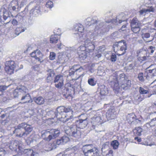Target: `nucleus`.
<instances>
[{
	"label": "nucleus",
	"instance_id": "obj_63",
	"mask_svg": "<svg viewBox=\"0 0 156 156\" xmlns=\"http://www.w3.org/2000/svg\"><path fill=\"white\" fill-rule=\"evenodd\" d=\"M101 55L100 53L98 54L97 55H95V56L98 57V58H99L100 57H101Z\"/></svg>",
	"mask_w": 156,
	"mask_h": 156
},
{
	"label": "nucleus",
	"instance_id": "obj_29",
	"mask_svg": "<svg viewBox=\"0 0 156 156\" xmlns=\"http://www.w3.org/2000/svg\"><path fill=\"white\" fill-rule=\"evenodd\" d=\"M21 100L24 101V103L32 102L33 100L31 99L30 96L28 94L22 97Z\"/></svg>",
	"mask_w": 156,
	"mask_h": 156
},
{
	"label": "nucleus",
	"instance_id": "obj_40",
	"mask_svg": "<svg viewBox=\"0 0 156 156\" xmlns=\"http://www.w3.org/2000/svg\"><path fill=\"white\" fill-rule=\"evenodd\" d=\"M138 78L140 81L141 82L144 81V74L143 73H140L138 74Z\"/></svg>",
	"mask_w": 156,
	"mask_h": 156
},
{
	"label": "nucleus",
	"instance_id": "obj_62",
	"mask_svg": "<svg viewBox=\"0 0 156 156\" xmlns=\"http://www.w3.org/2000/svg\"><path fill=\"white\" fill-rule=\"evenodd\" d=\"M2 123V124L3 125H6L7 124V122L6 121H5V120H3Z\"/></svg>",
	"mask_w": 156,
	"mask_h": 156
},
{
	"label": "nucleus",
	"instance_id": "obj_19",
	"mask_svg": "<svg viewBox=\"0 0 156 156\" xmlns=\"http://www.w3.org/2000/svg\"><path fill=\"white\" fill-rule=\"evenodd\" d=\"M65 86V88L63 90V92L64 93V95H67V97L70 96L72 90L71 88H73V85L70 83H67Z\"/></svg>",
	"mask_w": 156,
	"mask_h": 156
},
{
	"label": "nucleus",
	"instance_id": "obj_46",
	"mask_svg": "<svg viewBox=\"0 0 156 156\" xmlns=\"http://www.w3.org/2000/svg\"><path fill=\"white\" fill-rule=\"evenodd\" d=\"M100 117H93L92 119L93 123H94V122L96 123H98L100 120Z\"/></svg>",
	"mask_w": 156,
	"mask_h": 156
},
{
	"label": "nucleus",
	"instance_id": "obj_53",
	"mask_svg": "<svg viewBox=\"0 0 156 156\" xmlns=\"http://www.w3.org/2000/svg\"><path fill=\"white\" fill-rule=\"evenodd\" d=\"M147 12H154V9L152 6H151L149 7L148 9H146Z\"/></svg>",
	"mask_w": 156,
	"mask_h": 156
},
{
	"label": "nucleus",
	"instance_id": "obj_57",
	"mask_svg": "<svg viewBox=\"0 0 156 156\" xmlns=\"http://www.w3.org/2000/svg\"><path fill=\"white\" fill-rule=\"evenodd\" d=\"M134 140L137 141L138 142H140L141 141V138L138 137H136L134 138Z\"/></svg>",
	"mask_w": 156,
	"mask_h": 156
},
{
	"label": "nucleus",
	"instance_id": "obj_55",
	"mask_svg": "<svg viewBox=\"0 0 156 156\" xmlns=\"http://www.w3.org/2000/svg\"><path fill=\"white\" fill-rule=\"evenodd\" d=\"M13 25H16L18 24V22L16 20H13L11 22Z\"/></svg>",
	"mask_w": 156,
	"mask_h": 156
},
{
	"label": "nucleus",
	"instance_id": "obj_5",
	"mask_svg": "<svg viewBox=\"0 0 156 156\" xmlns=\"http://www.w3.org/2000/svg\"><path fill=\"white\" fill-rule=\"evenodd\" d=\"M82 151L85 156H90L94 152H97L98 150L92 144H87L83 146Z\"/></svg>",
	"mask_w": 156,
	"mask_h": 156
},
{
	"label": "nucleus",
	"instance_id": "obj_4",
	"mask_svg": "<svg viewBox=\"0 0 156 156\" xmlns=\"http://www.w3.org/2000/svg\"><path fill=\"white\" fill-rule=\"evenodd\" d=\"M60 133V132L58 130L52 129L49 131L44 132L42 134V136L44 137V140L49 141L57 137Z\"/></svg>",
	"mask_w": 156,
	"mask_h": 156
},
{
	"label": "nucleus",
	"instance_id": "obj_38",
	"mask_svg": "<svg viewBox=\"0 0 156 156\" xmlns=\"http://www.w3.org/2000/svg\"><path fill=\"white\" fill-rule=\"evenodd\" d=\"M139 92L141 94H148L149 91L147 90H145L144 88L140 87L139 89Z\"/></svg>",
	"mask_w": 156,
	"mask_h": 156
},
{
	"label": "nucleus",
	"instance_id": "obj_13",
	"mask_svg": "<svg viewBox=\"0 0 156 156\" xmlns=\"http://www.w3.org/2000/svg\"><path fill=\"white\" fill-rule=\"evenodd\" d=\"M63 76L58 75L55 77L54 82L55 87L58 88H61L63 85Z\"/></svg>",
	"mask_w": 156,
	"mask_h": 156
},
{
	"label": "nucleus",
	"instance_id": "obj_61",
	"mask_svg": "<svg viewBox=\"0 0 156 156\" xmlns=\"http://www.w3.org/2000/svg\"><path fill=\"white\" fill-rule=\"evenodd\" d=\"M113 153V151L112 150H110L108 151V154H111L112 155Z\"/></svg>",
	"mask_w": 156,
	"mask_h": 156
},
{
	"label": "nucleus",
	"instance_id": "obj_32",
	"mask_svg": "<svg viewBox=\"0 0 156 156\" xmlns=\"http://www.w3.org/2000/svg\"><path fill=\"white\" fill-rule=\"evenodd\" d=\"M58 34L52 35L50 38V43H56L58 40L59 38L58 37Z\"/></svg>",
	"mask_w": 156,
	"mask_h": 156
},
{
	"label": "nucleus",
	"instance_id": "obj_50",
	"mask_svg": "<svg viewBox=\"0 0 156 156\" xmlns=\"http://www.w3.org/2000/svg\"><path fill=\"white\" fill-rule=\"evenodd\" d=\"M147 59L146 56H143L142 57H139L138 58V60L140 62H142L143 61Z\"/></svg>",
	"mask_w": 156,
	"mask_h": 156
},
{
	"label": "nucleus",
	"instance_id": "obj_12",
	"mask_svg": "<svg viewBox=\"0 0 156 156\" xmlns=\"http://www.w3.org/2000/svg\"><path fill=\"white\" fill-rule=\"evenodd\" d=\"M27 90V88L23 86L18 87L13 91L12 94H11L10 97L9 96L8 97V98L11 99L13 98H16L18 96L19 93H24L26 92Z\"/></svg>",
	"mask_w": 156,
	"mask_h": 156
},
{
	"label": "nucleus",
	"instance_id": "obj_58",
	"mask_svg": "<svg viewBox=\"0 0 156 156\" xmlns=\"http://www.w3.org/2000/svg\"><path fill=\"white\" fill-rule=\"evenodd\" d=\"M156 71V69H150L148 70V73H152L153 72H155Z\"/></svg>",
	"mask_w": 156,
	"mask_h": 156
},
{
	"label": "nucleus",
	"instance_id": "obj_59",
	"mask_svg": "<svg viewBox=\"0 0 156 156\" xmlns=\"http://www.w3.org/2000/svg\"><path fill=\"white\" fill-rule=\"evenodd\" d=\"M7 116V114H3L0 117L2 119H4Z\"/></svg>",
	"mask_w": 156,
	"mask_h": 156
},
{
	"label": "nucleus",
	"instance_id": "obj_24",
	"mask_svg": "<svg viewBox=\"0 0 156 156\" xmlns=\"http://www.w3.org/2000/svg\"><path fill=\"white\" fill-rule=\"evenodd\" d=\"M33 100L37 104L39 105H42L45 102L44 99L41 96L34 97L33 98Z\"/></svg>",
	"mask_w": 156,
	"mask_h": 156
},
{
	"label": "nucleus",
	"instance_id": "obj_31",
	"mask_svg": "<svg viewBox=\"0 0 156 156\" xmlns=\"http://www.w3.org/2000/svg\"><path fill=\"white\" fill-rule=\"evenodd\" d=\"M146 125L148 127L149 126L153 127L156 126V117L153 119L150 122L146 123Z\"/></svg>",
	"mask_w": 156,
	"mask_h": 156
},
{
	"label": "nucleus",
	"instance_id": "obj_28",
	"mask_svg": "<svg viewBox=\"0 0 156 156\" xmlns=\"http://www.w3.org/2000/svg\"><path fill=\"white\" fill-rule=\"evenodd\" d=\"M143 129L140 127H135L133 129V131L135 136H140L141 135V133L143 131Z\"/></svg>",
	"mask_w": 156,
	"mask_h": 156
},
{
	"label": "nucleus",
	"instance_id": "obj_27",
	"mask_svg": "<svg viewBox=\"0 0 156 156\" xmlns=\"http://www.w3.org/2000/svg\"><path fill=\"white\" fill-rule=\"evenodd\" d=\"M85 23L89 26L95 24L97 23L96 20H94L91 17H88L85 21Z\"/></svg>",
	"mask_w": 156,
	"mask_h": 156
},
{
	"label": "nucleus",
	"instance_id": "obj_8",
	"mask_svg": "<svg viewBox=\"0 0 156 156\" xmlns=\"http://www.w3.org/2000/svg\"><path fill=\"white\" fill-rule=\"evenodd\" d=\"M131 29L134 33L136 34L140 31L141 24L139 22L136 18H134L130 23Z\"/></svg>",
	"mask_w": 156,
	"mask_h": 156
},
{
	"label": "nucleus",
	"instance_id": "obj_44",
	"mask_svg": "<svg viewBox=\"0 0 156 156\" xmlns=\"http://www.w3.org/2000/svg\"><path fill=\"white\" fill-rule=\"evenodd\" d=\"M56 56L55 53L54 52H50L49 55V58L51 60L55 59Z\"/></svg>",
	"mask_w": 156,
	"mask_h": 156
},
{
	"label": "nucleus",
	"instance_id": "obj_3",
	"mask_svg": "<svg viewBox=\"0 0 156 156\" xmlns=\"http://www.w3.org/2000/svg\"><path fill=\"white\" fill-rule=\"evenodd\" d=\"M66 134L70 136L79 139L81 135V129L75 125H72L70 127L66 126L64 128Z\"/></svg>",
	"mask_w": 156,
	"mask_h": 156
},
{
	"label": "nucleus",
	"instance_id": "obj_37",
	"mask_svg": "<svg viewBox=\"0 0 156 156\" xmlns=\"http://www.w3.org/2000/svg\"><path fill=\"white\" fill-rule=\"evenodd\" d=\"M116 54L115 53H112L110 56V60L112 62H115L117 60Z\"/></svg>",
	"mask_w": 156,
	"mask_h": 156
},
{
	"label": "nucleus",
	"instance_id": "obj_16",
	"mask_svg": "<svg viewBox=\"0 0 156 156\" xmlns=\"http://www.w3.org/2000/svg\"><path fill=\"white\" fill-rule=\"evenodd\" d=\"M72 68L75 70L76 73L79 76L75 80L79 78L81 76H83L84 75V69L81 66L79 67V66L77 65H74L72 66Z\"/></svg>",
	"mask_w": 156,
	"mask_h": 156
},
{
	"label": "nucleus",
	"instance_id": "obj_18",
	"mask_svg": "<svg viewBox=\"0 0 156 156\" xmlns=\"http://www.w3.org/2000/svg\"><path fill=\"white\" fill-rule=\"evenodd\" d=\"M77 125L78 126V128L80 129H83L85 128L88 124V121L87 118H86L84 119H80L79 120L77 121Z\"/></svg>",
	"mask_w": 156,
	"mask_h": 156
},
{
	"label": "nucleus",
	"instance_id": "obj_20",
	"mask_svg": "<svg viewBox=\"0 0 156 156\" xmlns=\"http://www.w3.org/2000/svg\"><path fill=\"white\" fill-rule=\"evenodd\" d=\"M24 127V133H26L25 137L27 136L32 130L33 127L31 125H29L25 122L23 123Z\"/></svg>",
	"mask_w": 156,
	"mask_h": 156
},
{
	"label": "nucleus",
	"instance_id": "obj_64",
	"mask_svg": "<svg viewBox=\"0 0 156 156\" xmlns=\"http://www.w3.org/2000/svg\"><path fill=\"white\" fill-rule=\"evenodd\" d=\"M16 9V7L15 6H12V9L13 10H15Z\"/></svg>",
	"mask_w": 156,
	"mask_h": 156
},
{
	"label": "nucleus",
	"instance_id": "obj_17",
	"mask_svg": "<svg viewBox=\"0 0 156 156\" xmlns=\"http://www.w3.org/2000/svg\"><path fill=\"white\" fill-rule=\"evenodd\" d=\"M126 120L130 124L135 122L137 123L141 122L140 120L136 118V115L134 113L129 114L127 116Z\"/></svg>",
	"mask_w": 156,
	"mask_h": 156
},
{
	"label": "nucleus",
	"instance_id": "obj_1",
	"mask_svg": "<svg viewBox=\"0 0 156 156\" xmlns=\"http://www.w3.org/2000/svg\"><path fill=\"white\" fill-rule=\"evenodd\" d=\"M70 112H71L72 114L73 112L71 107L60 106L57 108L56 111L55 112V114L58 120L64 123L69 119H73V116L72 115L70 116L69 118H66L67 116L66 113Z\"/></svg>",
	"mask_w": 156,
	"mask_h": 156
},
{
	"label": "nucleus",
	"instance_id": "obj_56",
	"mask_svg": "<svg viewBox=\"0 0 156 156\" xmlns=\"http://www.w3.org/2000/svg\"><path fill=\"white\" fill-rule=\"evenodd\" d=\"M56 143L58 145H60V144H63L62 142V141L61 138L60 139L57 140L56 142Z\"/></svg>",
	"mask_w": 156,
	"mask_h": 156
},
{
	"label": "nucleus",
	"instance_id": "obj_6",
	"mask_svg": "<svg viewBox=\"0 0 156 156\" xmlns=\"http://www.w3.org/2000/svg\"><path fill=\"white\" fill-rule=\"evenodd\" d=\"M76 30H77L78 32L75 34L77 38L79 40L83 41L86 39L87 35L83 25L80 24H78L77 28Z\"/></svg>",
	"mask_w": 156,
	"mask_h": 156
},
{
	"label": "nucleus",
	"instance_id": "obj_33",
	"mask_svg": "<svg viewBox=\"0 0 156 156\" xmlns=\"http://www.w3.org/2000/svg\"><path fill=\"white\" fill-rule=\"evenodd\" d=\"M97 74L99 76H104L105 75L106 73L102 67L101 66L98 67Z\"/></svg>",
	"mask_w": 156,
	"mask_h": 156
},
{
	"label": "nucleus",
	"instance_id": "obj_23",
	"mask_svg": "<svg viewBox=\"0 0 156 156\" xmlns=\"http://www.w3.org/2000/svg\"><path fill=\"white\" fill-rule=\"evenodd\" d=\"M43 147L44 150L47 151H50L53 149L56 148L54 144H50L47 143L43 145Z\"/></svg>",
	"mask_w": 156,
	"mask_h": 156
},
{
	"label": "nucleus",
	"instance_id": "obj_43",
	"mask_svg": "<svg viewBox=\"0 0 156 156\" xmlns=\"http://www.w3.org/2000/svg\"><path fill=\"white\" fill-rule=\"evenodd\" d=\"M46 6L47 8H51L53 6V3L51 1H48L46 3Z\"/></svg>",
	"mask_w": 156,
	"mask_h": 156
},
{
	"label": "nucleus",
	"instance_id": "obj_47",
	"mask_svg": "<svg viewBox=\"0 0 156 156\" xmlns=\"http://www.w3.org/2000/svg\"><path fill=\"white\" fill-rule=\"evenodd\" d=\"M113 89L116 91H118L119 89V86L118 83H115L114 85Z\"/></svg>",
	"mask_w": 156,
	"mask_h": 156
},
{
	"label": "nucleus",
	"instance_id": "obj_22",
	"mask_svg": "<svg viewBox=\"0 0 156 156\" xmlns=\"http://www.w3.org/2000/svg\"><path fill=\"white\" fill-rule=\"evenodd\" d=\"M47 81L49 82L53 80V78L54 76L55 73L54 71L51 69H49L47 71Z\"/></svg>",
	"mask_w": 156,
	"mask_h": 156
},
{
	"label": "nucleus",
	"instance_id": "obj_30",
	"mask_svg": "<svg viewBox=\"0 0 156 156\" xmlns=\"http://www.w3.org/2000/svg\"><path fill=\"white\" fill-rule=\"evenodd\" d=\"M119 145V142L116 140H112L111 143V145L114 150L118 149Z\"/></svg>",
	"mask_w": 156,
	"mask_h": 156
},
{
	"label": "nucleus",
	"instance_id": "obj_9",
	"mask_svg": "<svg viewBox=\"0 0 156 156\" xmlns=\"http://www.w3.org/2000/svg\"><path fill=\"white\" fill-rule=\"evenodd\" d=\"M16 67V64L14 61H7L5 63V70L7 73L12 74L13 73Z\"/></svg>",
	"mask_w": 156,
	"mask_h": 156
},
{
	"label": "nucleus",
	"instance_id": "obj_10",
	"mask_svg": "<svg viewBox=\"0 0 156 156\" xmlns=\"http://www.w3.org/2000/svg\"><path fill=\"white\" fill-rule=\"evenodd\" d=\"M24 128L23 123L19 124L15 127L14 133H16V136L19 137H25L26 133H24Z\"/></svg>",
	"mask_w": 156,
	"mask_h": 156
},
{
	"label": "nucleus",
	"instance_id": "obj_25",
	"mask_svg": "<svg viewBox=\"0 0 156 156\" xmlns=\"http://www.w3.org/2000/svg\"><path fill=\"white\" fill-rule=\"evenodd\" d=\"M87 51L86 50H82L81 49V47H80V49L79 51L78 54L79 58L82 60L84 59L87 57Z\"/></svg>",
	"mask_w": 156,
	"mask_h": 156
},
{
	"label": "nucleus",
	"instance_id": "obj_15",
	"mask_svg": "<svg viewBox=\"0 0 156 156\" xmlns=\"http://www.w3.org/2000/svg\"><path fill=\"white\" fill-rule=\"evenodd\" d=\"M16 151H19L22 154H26L28 156H34V154L33 153V150L30 149H24L20 145H18L17 149Z\"/></svg>",
	"mask_w": 156,
	"mask_h": 156
},
{
	"label": "nucleus",
	"instance_id": "obj_54",
	"mask_svg": "<svg viewBox=\"0 0 156 156\" xmlns=\"http://www.w3.org/2000/svg\"><path fill=\"white\" fill-rule=\"evenodd\" d=\"M155 48L154 47H153L152 46H150L148 48V50H151L150 51V53L152 54L154 52V49Z\"/></svg>",
	"mask_w": 156,
	"mask_h": 156
},
{
	"label": "nucleus",
	"instance_id": "obj_35",
	"mask_svg": "<svg viewBox=\"0 0 156 156\" xmlns=\"http://www.w3.org/2000/svg\"><path fill=\"white\" fill-rule=\"evenodd\" d=\"M30 12H32L33 14L34 15H36L40 12L39 7H35L33 9L31 10Z\"/></svg>",
	"mask_w": 156,
	"mask_h": 156
},
{
	"label": "nucleus",
	"instance_id": "obj_34",
	"mask_svg": "<svg viewBox=\"0 0 156 156\" xmlns=\"http://www.w3.org/2000/svg\"><path fill=\"white\" fill-rule=\"evenodd\" d=\"M107 88L104 85L101 86V89L100 94L103 95H105L107 94Z\"/></svg>",
	"mask_w": 156,
	"mask_h": 156
},
{
	"label": "nucleus",
	"instance_id": "obj_2",
	"mask_svg": "<svg viewBox=\"0 0 156 156\" xmlns=\"http://www.w3.org/2000/svg\"><path fill=\"white\" fill-rule=\"evenodd\" d=\"M113 48L114 51L117 55L120 56L126 53L127 49V44L125 40H122L115 42L113 45Z\"/></svg>",
	"mask_w": 156,
	"mask_h": 156
},
{
	"label": "nucleus",
	"instance_id": "obj_41",
	"mask_svg": "<svg viewBox=\"0 0 156 156\" xmlns=\"http://www.w3.org/2000/svg\"><path fill=\"white\" fill-rule=\"evenodd\" d=\"M10 15L9 12L7 11L3 12V18L4 20H6L8 17H10Z\"/></svg>",
	"mask_w": 156,
	"mask_h": 156
},
{
	"label": "nucleus",
	"instance_id": "obj_45",
	"mask_svg": "<svg viewBox=\"0 0 156 156\" xmlns=\"http://www.w3.org/2000/svg\"><path fill=\"white\" fill-rule=\"evenodd\" d=\"M150 35L149 33L143 34L141 35L143 39H144V38H149L150 37Z\"/></svg>",
	"mask_w": 156,
	"mask_h": 156
},
{
	"label": "nucleus",
	"instance_id": "obj_7",
	"mask_svg": "<svg viewBox=\"0 0 156 156\" xmlns=\"http://www.w3.org/2000/svg\"><path fill=\"white\" fill-rule=\"evenodd\" d=\"M84 46H81V49L82 50H86L88 53L92 52L94 49V43L88 38H86L84 40Z\"/></svg>",
	"mask_w": 156,
	"mask_h": 156
},
{
	"label": "nucleus",
	"instance_id": "obj_48",
	"mask_svg": "<svg viewBox=\"0 0 156 156\" xmlns=\"http://www.w3.org/2000/svg\"><path fill=\"white\" fill-rule=\"evenodd\" d=\"M9 86H6L5 85L0 86V91L3 92L6 90L7 88Z\"/></svg>",
	"mask_w": 156,
	"mask_h": 156
},
{
	"label": "nucleus",
	"instance_id": "obj_39",
	"mask_svg": "<svg viewBox=\"0 0 156 156\" xmlns=\"http://www.w3.org/2000/svg\"><path fill=\"white\" fill-rule=\"evenodd\" d=\"M94 78H89L88 80V83L90 85L94 86L96 84V82Z\"/></svg>",
	"mask_w": 156,
	"mask_h": 156
},
{
	"label": "nucleus",
	"instance_id": "obj_11",
	"mask_svg": "<svg viewBox=\"0 0 156 156\" xmlns=\"http://www.w3.org/2000/svg\"><path fill=\"white\" fill-rule=\"evenodd\" d=\"M30 55L31 57L34 58L40 63L43 62L44 55L39 50L37 49L31 53Z\"/></svg>",
	"mask_w": 156,
	"mask_h": 156
},
{
	"label": "nucleus",
	"instance_id": "obj_21",
	"mask_svg": "<svg viewBox=\"0 0 156 156\" xmlns=\"http://www.w3.org/2000/svg\"><path fill=\"white\" fill-rule=\"evenodd\" d=\"M26 30L25 28L17 27L15 30L14 34L12 33L11 34V37L12 38H14L17 36H18L22 32H23Z\"/></svg>",
	"mask_w": 156,
	"mask_h": 156
},
{
	"label": "nucleus",
	"instance_id": "obj_60",
	"mask_svg": "<svg viewBox=\"0 0 156 156\" xmlns=\"http://www.w3.org/2000/svg\"><path fill=\"white\" fill-rule=\"evenodd\" d=\"M62 44L61 43H60L59 44H57V46L58 48L59 49H61V46H62Z\"/></svg>",
	"mask_w": 156,
	"mask_h": 156
},
{
	"label": "nucleus",
	"instance_id": "obj_36",
	"mask_svg": "<svg viewBox=\"0 0 156 156\" xmlns=\"http://www.w3.org/2000/svg\"><path fill=\"white\" fill-rule=\"evenodd\" d=\"M106 144H105L103 145L101 149L102 154L103 156H107V153L105 149L106 148Z\"/></svg>",
	"mask_w": 156,
	"mask_h": 156
},
{
	"label": "nucleus",
	"instance_id": "obj_14",
	"mask_svg": "<svg viewBox=\"0 0 156 156\" xmlns=\"http://www.w3.org/2000/svg\"><path fill=\"white\" fill-rule=\"evenodd\" d=\"M125 75L123 74H121L120 75L121 77V76H123L122 78H120V80H121L123 81L122 82V84L121 87L122 88L123 90L127 89L131 85V81L130 80H126L125 78Z\"/></svg>",
	"mask_w": 156,
	"mask_h": 156
},
{
	"label": "nucleus",
	"instance_id": "obj_49",
	"mask_svg": "<svg viewBox=\"0 0 156 156\" xmlns=\"http://www.w3.org/2000/svg\"><path fill=\"white\" fill-rule=\"evenodd\" d=\"M75 72V70L73 69L72 67L69 70V75L70 76H72L74 75Z\"/></svg>",
	"mask_w": 156,
	"mask_h": 156
},
{
	"label": "nucleus",
	"instance_id": "obj_26",
	"mask_svg": "<svg viewBox=\"0 0 156 156\" xmlns=\"http://www.w3.org/2000/svg\"><path fill=\"white\" fill-rule=\"evenodd\" d=\"M18 143V141L16 140L12 141L9 146L10 149L12 151H17Z\"/></svg>",
	"mask_w": 156,
	"mask_h": 156
},
{
	"label": "nucleus",
	"instance_id": "obj_42",
	"mask_svg": "<svg viewBox=\"0 0 156 156\" xmlns=\"http://www.w3.org/2000/svg\"><path fill=\"white\" fill-rule=\"evenodd\" d=\"M61 139L63 144L66 143L69 140V137L65 136H64L62 137L61 138Z\"/></svg>",
	"mask_w": 156,
	"mask_h": 156
},
{
	"label": "nucleus",
	"instance_id": "obj_52",
	"mask_svg": "<svg viewBox=\"0 0 156 156\" xmlns=\"http://www.w3.org/2000/svg\"><path fill=\"white\" fill-rule=\"evenodd\" d=\"M146 9H143L139 11V12L140 15H142L144 13H146L147 12Z\"/></svg>",
	"mask_w": 156,
	"mask_h": 156
},
{
	"label": "nucleus",
	"instance_id": "obj_51",
	"mask_svg": "<svg viewBox=\"0 0 156 156\" xmlns=\"http://www.w3.org/2000/svg\"><path fill=\"white\" fill-rule=\"evenodd\" d=\"M8 98V97L7 98ZM7 100V98L3 96V95L0 94V101H5Z\"/></svg>",
	"mask_w": 156,
	"mask_h": 156
}]
</instances>
